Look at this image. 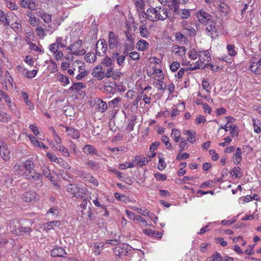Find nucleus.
Segmentation results:
<instances>
[{
  "label": "nucleus",
  "mask_w": 261,
  "mask_h": 261,
  "mask_svg": "<svg viewBox=\"0 0 261 261\" xmlns=\"http://www.w3.org/2000/svg\"><path fill=\"white\" fill-rule=\"evenodd\" d=\"M118 175L117 177L119 178V179L126 184L128 185H132L133 183V180L128 176L123 175L121 172H117Z\"/></svg>",
  "instance_id": "24"
},
{
  "label": "nucleus",
  "mask_w": 261,
  "mask_h": 261,
  "mask_svg": "<svg viewBox=\"0 0 261 261\" xmlns=\"http://www.w3.org/2000/svg\"><path fill=\"white\" fill-rule=\"evenodd\" d=\"M102 64L106 67H111L113 64L112 58L107 56L103 59Z\"/></svg>",
  "instance_id": "46"
},
{
  "label": "nucleus",
  "mask_w": 261,
  "mask_h": 261,
  "mask_svg": "<svg viewBox=\"0 0 261 261\" xmlns=\"http://www.w3.org/2000/svg\"><path fill=\"white\" fill-rule=\"evenodd\" d=\"M121 100V99L120 97H117L114 98L113 100L110 101L109 102V106H110L112 108H115L117 106L118 103L119 101H120Z\"/></svg>",
  "instance_id": "57"
},
{
  "label": "nucleus",
  "mask_w": 261,
  "mask_h": 261,
  "mask_svg": "<svg viewBox=\"0 0 261 261\" xmlns=\"http://www.w3.org/2000/svg\"><path fill=\"white\" fill-rule=\"evenodd\" d=\"M66 254L65 249L61 247H56L51 252L53 257H63Z\"/></svg>",
  "instance_id": "17"
},
{
  "label": "nucleus",
  "mask_w": 261,
  "mask_h": 261,
  "mask_svg": "<svg viewBox=\"0 0 261 261\" xmlns=\"http://www.w3.org/2000/svg\"><path fill=\"white\" fill-rule=\"evenodd\" d=\"M174 140L176 142H178L179 141L180 137V133L177 129L175 128H173L172 130V134H171Z\"/></svg>",
  "instance_id": "38"
},
{
  "label": "nucleus",
  "mask_w": 261,
  "mask_h": 261,
  "mask_svg": "<svg viewBox=\"0 0 261 261\" xmlns=\"http://www.w3.org/2000/svg\"><path fill=\"white\" fill-rule=\"evenodd\" d=\"M36 32L38 36L44 37L45 35V33L44 29L40 26H37L36 29Z\"/></svg>",
  "instance_id": "63"
},
{
  "label": "nucleus",
  "mask_w": 261,
  "mask_h": 261,
  "mask_svg": "<svg viewBox=\"0 0 261 261\" xmlns=\"http://www.w3.org/2000/svg\"><path fill=\"white\" fill-rule=\"evenodd\" d=\"M162 138V141H163V142L164 143L167 149L171 148V144L169 142V138H168V137L167 136L163 135Z\"/></svg>",
  "instance_id": "59"
},
{
  "label": "nucleus",
  "mask_w": 261,
  "mask_h": 261,
  "mask_svg": "<svg viewBox=\"0 0 261 261\" xmlns=\"http://www.w3.org/2000/svg\"><path fill=\"white\" fill-rule=\"evenodd\" d=\"M0 21L4 25H9V22L8 20L7 16L5 15L4 13L1 10H0Z\"/></svg>",
  "instance_id": "39"
},
{
  "label": "nucleus",
  "mask_w": 261,
  "mask_h": 261,
  "mask_svg": "<svg viewBox=\"0 0 261 261\" xmlns=\"http://www.w3.org/2000/svg\"><path fill=\"white\" fill-rule=\"evenodd\" d=\"M102 67L101 65L96 66L92 71V75L97 79L98 80H101L105 77V74L102 71Z\"/></svg>",
  "instance_id": "11"
},
{
  "label": "nucleus",
  "mask_w": 261,
  "mask_h": 261,
  "mask_svg": "<svg viewBox=\"0 0 261 261\" xmlns=\"http://www.w3.org/2000/svg\"><path fill=\"white\" fill-rule=\"evenodd\" d=\"M65 127L66 128L65 132L68 136L71 137L73 139H76L80 137V134L77 129L73 127Z\"/></svg>",
  "instance_id": "16"
},
{
  "label": "nucleus",
  "mask_w": 261,
  "mask_h": 261,
  "mask_svg": "<svg viewBox=\"0 0 261 261\" xmlns=\"http://www.w3.org/2000/svg\"><path fill=\"white\" fill-rule=\"evenodd\" d=\"M103 245L101 243L98 242L94 244V252L96 255L100 254V251L102 250Z\"/></svg>",
  "instance_id": "34"
},
{
  "label": "nucleus",
  "mask_w": 261,
  "mask_h": 261,
  "mask_svg": "<svg viewBox=\"0 0 261 261\" xmlns=\"http://www.w3.org/2000/svg\"><path fill=\"white\" fill-rule=\"evenodd\" d=\"M10 27L16 32H18L22 29L21 24L17 22L12 23Z\"/></svg>",
  "instance_id": "56"
},
{
  "label": "nucleus",
  "mask_w": 261,
  "mask_h": 261,
  "mask_svg": "<svg viewBox=\"0 0 261 261\" xmlns=\"http://www.w3.org/2000/svg\"><path fill=\"white\" fill-rule=\"evenodd\" d=\"M56 163H57L60 167L65 169L68 170L71 168V167L69 165V164H68L67 162H65L61 158H59Z\"/></svg>",
  "instance_id": "31"
},
{
  "label": "nucleus",
  "mask_w": 261,
  "mask_h": 261,
  "mask_svg": "<svg viewBox=\"0 0 261 261\" xmlns=\"http://www.w3.org/2000/svg\"><path fill=\"white\" fill-rule=\"evenodd\" d=\"M96 57L94 53H89L85 56V60L88 63H93L96 61Z\"/></svg>",
  "instance_id": "32"
},
{
  "label": "nucleus",
  "mask_w": 261,
  "mask_h": 261,
  "mask_svg": "<svg viewBox=\"0 0 261 261\" xmlns=\"http://www.w3.org/2000/svg\"><path fill=\"white\" fill-rule=\"evenodd\" d=\"M83 152L87 154H97V150L91 145H86L83 147Z\"/></svg>",
  "instance_id": "19"
},
{
  "label": "nucleus",
  "mask_w": 261,
  "mask_h": 261,
  "mask_svg": "<svg viewBox=\"0 0 261 261\" xmlns=\"http://www.w3.org/2000/svg\"><path fill=\"white\" fill-rule=\"evenodd\" d=\"M241 170L239 167H234L230 170V173L232 176H234L236 178H240L242 176Z\"/></svg>",
  "instance_id": "28"
},
{
  "label": "nucleus",
  "mask_w": 261,
  "mask_h": 261,
  "mask_svg": "<svg viewBox=\"0 0 261 261\" xmlns=\"http://www.w3.org/2000/svg\"><path fill=\"white\" fill-rule=\"evenodd\" d=\"M226 48L229 55L232 57L234 56L237 54L236 51L234 50V45L233 44H228L227 45Z\"/></svg>",
  "instance_id": "47"
},
{
  "label": "nucleus",
  "mask_w": 261,
  "mask_h": 261,
  "mask_svg": "<svg viewBox=\"0 0 261 261\" xmlns=\"http://www.w3.org/2000/svg\"><path fill=\"white\" fill-rule=\"evenodd\" d=\"M107 45L104 39L98 41L96 45V54L99 56L105 55L107 52Z\"/></svg>",
  "instance_id": "7"
},
{
  "label": "nucleus",
  "mask_w": 261,
  "mask_h": 261,
  "mask_svg": "<svg viewBox=\"0 0 261 261\" xmlns=\"http://www.w3.org/2000/svg\"><path fill=\"white\" fill-rule=\"evenodd\" d=\"M189 0H168V7L176 14L179 13V4H186Z\"/></svg>",
  "instance_id": "5"
},
{
  "label": "nucleus",
  "mask_w": 261,
  "mask_h": 261,
  "mask_svg": "<svg viewBox=\"0 0 261 261\" xmlns=\"http://www.w3.org/2000/svg\"><path fill=\"white\" fill-rule=\"evenodd\" d=\"M8 227L9 228L10 231L16 235L19 233V231H18V228L19 227V224L16 220H11L9 221L8 225Z\"/></svg>",
  "instance_id": "14"
},
{
  "label": "nucleus",
  "mask_w": 261,
  "mask_h": 261,
  "mask_svg": "<svg viewBox=\"0 0 261 261\" xmlns=\"http://www.w3.org/2000/svg\"><path fill=\"white\" fill-rule=\"evenodd\" d=\"M170 12L163 6L150 8L147 10V17L153 22L164 21L169 17Z\"/></svg>",
  "instance_id": "1"
},
{
  "label": "nucleus",
  "mask_w": 261,
  "mask_h": 261,
  "mask_svg": "<svg viewBox=\"0 0 261 261\" xmlns=\"http://www.w3.org/2000/svg\"><path fill=\"white\" fill-rule=\"evenodd\" d=\"M219 10L220 11L222 12L223 14H226L228 13L229 7L227 6V5H226L225 3H221L220 5H219Z\"/></svg>",
  "instance_id": "45"
},
{
  "label": "nucleus",
  "mask_w": 261,
  "mask_h": 261,
  "mask_svg": "<svg viewBox=\"0 0 261 261\" xmlns=\"http://www.w3.org/2000/svg\"><path fill=\"white\" fill-rule=\"evenodd\" d=\"M136 120V116H135L133 119H132L128 124L127 129L129 132L133 130L134 127L135 125V121Z\"/></svg>",
  "instance_id": "52"
},
{
  "label": "nucleus",
  "mask_w": 261,
  "mask_h": 261,
  "mask_svg": "<svg viewBox=\"0 0 261 261\" xmlns=\"http://www.w3.org/2000/svg\"><path fill=\"white\" fill-rule=\"evenodd\" d=\"M180 67V63L178 62H173L170 66V70L173 71H176Z\"/></svg>",
  "instance_id": "58"
},
{
  "label": "nucleus",
  "mask_w": 261,
  "mask_h": 261,
  "mask_svg": "<svg viewBox=\"0 0 261 261\" xmlns=\"http://www.w3.org/2000/svg\"><path fill=\"white\" fill-rule=\"evenodd\" d=\"M39 16L45 23H48L51 21V15L50 14L43 12Z\"/></svg>",
  "instance_id": "35"
},
{
  "label": "nucleus",
  "mask_w": 261,
  "mask_h": 261,
  "mask_svg": "<svg viewBox=\"0 0 261 261\" xmlns=\"http://www.w3.org/2000/svg\"><path fill=\"white\" fill-rule=\"evenodd\" d=\"M252 122L254 131L257 134H259L261 132V128L260 127V123L259 121L257 119H253Z\"/></svg>",
  "instance_id": "29"
},
{
  "label": "nucleus",
  "mask_w": 261,
  "mask_h": 261,
  "mask_svg": "<svg viewBox=\"0 0 261 261\" xmlns=\"http://www.w3.org/2000/svg\"><path fill=\"white\" fill-rule=\"evenodd\" d=\"M154 86L157 88L158 89L164 91L166 89V85L164 84V82L160 80H156L153 83Z\"/></svg>",
  "instance_id": "40"
},
{
  "label": "nucleus",
  "mask_w": 261,
  "mask_h": 261,
  "mask_svg": "<svg viewBox=\"0 0 261 261\" xmlns=\"http://www.w3.org/2000/svg\"><path fill=\"white\" fill-rule=\"evenodd\" d=\"M250 63L249 69L253 73L256 74H261V58L257 62H255V58H251Z\"/></svg>",
  "instance_id": "4"
},
{
  "label": "nucleus",
  "mask_w": 261,
  "mask_h": 261,
  "mask_svg": "<svg viewBox=\"0 0 261 261\" xmlns=\"http://www.w3.org/2000/svg\"><path fill=\"white\" fill-rule=\"evenodd\" d=\"M109 43L111 49L114 48L118 44V37L112 31L109 32Z\"/></svg>",
  "instance_id": "12"
},
{
  "label": "nucleus",
  "mask_w": 261,
  "mask_h": 261,
  "mask_svg": "<svg viewBox=\"0 0 261 261\" xmlns=\"http://www.w3.org/2000/svg\"><path fill=\"white\" fill-rule=\"evenodd\" d=\"M61 225V223L59 221H54L49 222L43 224V229L48 231L53 228V225L55 226L59 227Z\"/></svg>",
  "instance_id": "21"
},
{
  "label": "nucleus",
  "mask_w": 261,
  "mask_h": 261,
  "mask_svg": "<svg viewBox=\"0 0 261 261\" xmlns=\"http://www.w3.org/2000/svg\"><path fill=\"white\" fill-rule=\"evenodd\" d=\"M28 137L29 138L31 141L34 145L39 147L40 148H43V149L48 148V147L47 146H46L42 142L39 141L34 136H33L32 135H28Z\"/></svg>",
  "instance_id": "18"
},
{
  "label": "nucleus",
  "mask_w": 261,
  "mask_h": 261,
  "mask_svg": "<svg viewBox=\"0 0 261 261\" xmlns=\"http://www.w3.org/2000/svg\"><path fill=\"white\" fill-rule=\"evenodd\" d=\"M166 166V164L164 162V159L161 158H159V165L158 167V169L162 171L165 168Z\"/></svg>",
  "instance_id": "62"
},
{
  "label": "nucleus",
  "mask_w": 261,
  "mask_h": 261,
  "mask_svg": "<svg viewBox=\"0 0 261 261\" xmlns=\"http://www.w3.org/2000/svg\"><path fill=\"white\" fill-rule=\"evenodd\" d=\"M18 231H19L18 234H16V236H20L22 234V233H29L31 232L32 231V229L31 227H21L19 226L18 228Z\"/></svg>",
  "instance_id": "42"
},
{
  "label": "nucleus",
  "mask_w": 261,
  "mask_h": 261,
  "mask_svg": "<svg viewBox=\"0 0 261 261\" xmlns=\"http://www.w3.org/2000/svg\"><path fill=\"white\" fill-rule=\"evenodd\" d=\"M51 130L55 141L56 142L57 144H61L62 140L60 138V137L58 135L55 129L51 128Z\"/></svg>",
  "instance_id": "49"
},
{
  "label": "nucleus",
  "mask_w": 261,
  "mask_h": 261,
  "mask_svg": "<svg viewBox=\"0 0 261 261\" xmlns=\"http://www.w3.org/2000/svg\"><path fill=\"white\" fill-rule=\"evenodd\" d=\"M140 35L142 37L147 38L149 35L148 30L145 24H142L140 27Z\"/></svg>",
  "instance_id": "30"
},
{
  "label": "nucleus",
  "mask_w": 261,
  "mask_h": 261,
  "mask_svg": "<svg viewBox=\"0 0 261 261\" xmlns=\"http://www.w3.org/2000/svg\"><path fill=\"white\" fill-rule=\"evenodd\" d=\"M86 87V86L82 82L75 83L73 84L70 88L69 90L71 91H80V90L84 89Z\"/></svg>",
  "instance_id": "26"
},
{
  "label": "nucleus",
  "mask_w": 261,
  "mask_h": 261,
  "mask_svg": "<svg viewBox=\"0 0 261 261\" xmlns=\"http://www.w3.org/2000/svg\"><path fill=\"white\" fill-rule=\"evenodd\" d=\"M229 128L232 137H237L239 135V131L236 125L231 124Z\"/></svg>",
  "instance_id": "36"
},
{
  "label": "nucleus",
  "mask_w": 261,
  "mask_h": 261,
  "mask_svg": "<svg viewBox=\"0 0 261 261\" xmlns=\"http://www.w3.org/2000/svg\"><path fill=\"white\" fill-rule=\"evenodd\" d=\"M135 6L137 9H144V1L143 0H134Z\"/></svg>",
  "instance_id": "60"
},
{
  "label": "nucleus",
  "mask_w": 261,
  "mask_h": 261,
  "mask_svg": "<svg viewBox=\"0 0 261 261\" xmlns=\"http://www.w3.org/2000/svg\"><path fill=\"white\" fill-rule=\"evenodd\" d=\"M138 50L144 51L149 46V43L144 40H140L137 43Z\"/></svg>",
  "instance_id": "23"
},
{
  "label": "nucleus",
  "mask_w": 261,
  "mask_h": 261,
  "mask_svg": "<svg viewBox=\"0 0 261 261\" xmlns=\"http://www.w3.org/2000/svg\"><path fill=\"white\" fill-rule=\"evenodd\" d=\"M58 79L60 82L64 83L65 84H68L69 83V80L68 77L63 74H59L58 75Z\"/></svg>",
  "instance_id": "48"
},
{
  "label": "nucleus",
  "mask_w": 261,
  "mask_h": 261,
  "mask_svg": "<svg viewBox=\"0 0 261 261\" xmlns=\"http://www.w3.org/2000/svg\"><path fill=\"white\" fill-rule=\"evenodd\" d=\"M86 165H87V166H88L89 168L93 170L97 169L99 167L98 163L93 162L91 160L88 161L86 163Z\"/></svg>",
  "instance_id": "43"
},
{
  "label": "nucleus",
  "mask_w": 261,
  "mask_h": 261,
  "mask_svg": "<svg viewBox=\"0 0 261 261\" xmlns=\"http://www.w3.org/2000/svg\"><path fill=\"white\" fill-rule=\"evenodd\" d=\"M16 167L17 166L16 165L15 167ZM34 163L30 160L26 161L23 165H19L17 166L18 168L22 169L24 170L23 174L25 177L28 176L30 173H32V172L35 170H34Z\"/></svg>",
  "instance_id": "3"
},
{
  "label": "nucleus",
  "mask_w": 261,
  "mask_h": 261,
  "mask_svg": "<svg viewBox=\"0 0 261 261\" xmlns=\"http://www.w3.org/2000/svg\"><path fill=\"white\" fill-rule=\"evenodd\" d=\"M76 174L79 176L82 177L85 181H87V178L90 177V175H91V174L89 173H87L86 172L81 171H77L76 172Z\"/></svg>",
  "instance_id": "41"
},
{
  "label": "nucleus",
  "mask_w": 261,
  "mask_h": 261,
  "mask_svg": "<svg viewBox=\"0 0 261 261\" xmlns=\"http://www.w3.org/2000/svg\"><path fill=\"white\" fill-rule=\"evenodd\" d=\"M188 137L187 138V141L193 143L195 141V136H196V132L194 131H191L190 133L188 135Z\"/></svg>",
  "instance_id": "55"
},
{
  "label": "nucleus",
  "mask_w": 261,
  "mask_h": 261,
  "mask_svg": "<svg viewBox=\"0 0 261 261\" xmlns=\"http://www.w3.org/2000/svg\"><path fill=\"white\" fill-rule=\"evenodd\" d=\"M242 150L240 147H238L236 150V152L233 155V162L236 164H239L242 159Z\"/></svg>",
  "instance_id": "22"
},
{
  "label": "nucleus",
  "mask_w": 261,
  "mask_h": 261,
  "mask_svg": "<svg viewBox=\"0 0 261 261\" xmlns=\"http://www.w3.org/2000/svg\"><path fill=\"white\" fill-rule=\"evenodd\" d=\"M212 261H222V256L217 252L214 253L212 255Z\"/></svg>",
  "instance_id": "61"
},
{
  "label": "nucleus",
  "mask_w": 261,
  "mask_h": 261,
  "mask_svg": "<svg viewBox=\"0 0 261 261\" xmlns=\"http://www.w3.org/2000/svg\"><path fill=\"white\" fill-rule=\"evenodd\" d=\"M98 111L103 112L107 109V104L106 102L102 101L101 99L98 100Z\"/></svg>",
  "instance_id": "33"
},
{
  "label": "nucleus",
  "mask_w": 261,
  "mask_h": 261,
  "mask_svg": "<svg viewBox=\"0 0 261 261\" xmlns=\"http://www.w3.org/2000/svg\"><path fill=\"white\" fill-rule=\"evenodd\" d=\"M179 15L181 18L186 19L190 16L191 12L188 9H182Z\"/></svg>",
  "instance_id": "51"
},
{
  "label": "nucleus",
  "mask_w": 261,
  "mask_h": 261,
  "mask_svg": "<svg viewBox=\"0 0 261 261\" xmlns=\"http://www.w3.org/2000/svg\"><path fill=\"white\" fill-rule=\"evenodd\" d=\"M135 166L133 162L129 163L125 162V163H122L119 165V168L121 170H124L128 168H133Z\"/></svg>",
  "instance_id": "50"
},
{
  "label": "nucleus",
  "mask_w": 261,
  "mask_h": 261,
  "mask_svg": "<svg viewBox=\"0 0 261 261\" xmlns=\"http://www.w3.org/2000/svg\"><path fill=\"white\" fill-rule=\"evenodd\" d=\"M11 117L4 111L0 110V121L6 122L10 121Z\"/></svg>",
  "instance_id": "27"
},
{
  "label": "nucleus",
  "mask_w": 261,
  "mask_h": 261,
  "mask_svg": "<svg viewBox=\"0 0 261 261\" xmlns=\"http://www.w3.org/2000/svg\"><path fill=\"white\" fill-rule=\"evenodd\" d=\"M129 248L127 245L123 244L114 247V253L115 255L118 256L120 257L122 256H125L128 253V251L130 250Z\"/></svg>",
  "instance_id": "6"
},
{
  "label": "nucleus",
  "mask_w": 261,
  "mask_h": 261,
  "mask_svg": "<svg viewBox=\"0 0 261 261\" xmlns=\"http://www.w3.org/2000/svg\"><path fill=\"white\" fill-rule=\"evenodd\" d=\"M37 73V70H32L31 71H29L26 69L23 70V75L28 79H32L34 77Z\"/></svg>",
  "instance_id": "25"
},
{
  "label": "nucleus",
  "mask_w": 261,
  "mask_h": 261,
  "mask_svg": "<svg viewBox=\"0 0 261 261\" xmlns=\"http://www.w3.org/2000/svg\"><path fill=\"white\" fill-rule=\"evenodd\" d=\"M55 149L59 150L65 156L69 157L70 156L68 150L64 146H59V147H56Z\"/></svg>",
  "instance_id": "37"
},
{
  "label": "nucleus",
  "mask_w": 261,
  "mask_h": 261,
  "mask_svg": "<svg viewBox=\"0 0 261 261\" xmlns=\"http://www.w3.org/2000/svg\"><path fill=\"white\" fill-rule=\"evenodd\" d=\"M7 7L12 10H17L18 6L15 3H13L10 1L6 0Z\"/></svg>",
  "instance_id": "53"
},
{
  "label": "nucleus",
  "mask_w": 261,
  "mask_h": 261,
  "mask_svg": "<svg viewBox=\"0 0 261 261\" xmlns=\"http://www.w3.org/2000/svg\"><path fill=\"white\" fill-rule=\"evenodd\" d=\"M154 177L158 180L164 181L166 180L167 176L165 174H163L160 173H155Z\"/></svg>",
  "instance_id": "64"
},
{
  "label": "nucleus",
  "mask_w": 261,
  "mask_h": 261,
  "mask_svg": "<svg viewBox=\"0 0 261 261\" xmlns=\"http://www.w3.org/2000/svg\"><path fill=\"white\" fill-rule=\"evenodd\" d=\"M197 17L201 23L205 24H208V22L212 20V16L208 13L202 10L198 12Z\"/></svg>",
  "instance_id": "10"
},
{
  "label": "nucleus",
  "mask_w": 261,
  "mask_h": 261,
  "mask_svg": "<svg viewBox=\"0 0 261 261\" xmlns=\"http://www.w3.org/2000/svg\"><path fill=\"white\" fill-rule=\"evenodd\" d=\"M67 191L77 198H83L82 194L87 191L86 189L81 188L76 184H70L66 186Z\"/></svg>",
  "instance_id": "2"
},
{
  "label": "nucleus",
  "mask_w": 261,
  "mask_h": 261,
  "mask_svg": "<svg viewBox=\"0 0 261 261\" xmlns=\"http://www.w3.org/2000/svg\"><path fill=\"white\" fill-rule=\"evenodd\" d=\"M216 22L214 21L213 20H211L208 22V24H205L207 25L206 28V31L207 34L209 35H212L214 34V33H217L218 29L216 26ZM212 38H213V36H212Z\"/></svg>",
  "instance_id": "13"
},
{
  "label": "nucleus",
  "mask_w": 261,
  "mask_h": 261,
  "mask_svg": "<svg viewBox=\"0 0 261 261\" xmlns=\"http://www.w3.org/2000/svg\"><path fill=\"white\" fill-rule=\"evenodd\" d=\"M134 210L136 211L138 213L144 216H149V211L146 209H142L139 208H135Z\"/></svg>",
  "instance_id": "54"
},
{
  "label": "nucleus",
  "mask_w": 261,
  "mask_h": 261,
  "mask_svg": "<svg viewBox=\"0 0 261 261\" xmlns=\"http://www.w3.org/2000/svg\"><path fill=\"white\" fill-rule=\"evenodd\" d=\"M82 40L79 39L76 42L72 44L74 51H72V55L75 56H82L85 54L86 51L84 49H80L82 47Z\"/></svg>",
  "instance_id": "8"
},
{
  "label": "nucleus",
  "mask_w": 261,
  "mask_h": 261,
  "mask_svg": "<svg viewBox=\"0 0 261 261\" xmlns=\"http://www.w3.org/2000/svg\"><path fill=\"white\" fill-rule=\"evenodd\" d=\"M42 172L46 178H49L50 181H53V176L51 175L50 171L48 168L44 167L42 169Z\"/></svg>",
  "instance_id": "44"
},
{
  "label": "nucleus",
  "mask_w": 261,
  "mask_h": 261,
  "mask_svg": "<svg viewBox=\"0 0 261 261\" xmlns=\"http://www.w3.org/2000/svg\"><path fill=\"white\" fill-rule=\"evenodd\" d=\"M36 197V193L35 191L30 190L25 192L22 195V199L26 202H31L33 201Z\"/></svg>",
  "instance_id": "15"
},
{
  "label": "nucleus",
  "mask_w": 261,
  "mask_h": 261,
  "mask_svg": "<svg viewBox=\"0 0 261 261\" xmlns=\"http://www.w3.org/2000/svg\"><path fill=\"white\" fill-rule=\"evenodd\" d=\"M0 154L4 161H8L10 160V151L9 150L7 145L3 142L0 145Z\"/></svg>",
  "instance_id": "9"
},
{
  "label": "nucleus",
  "mask_w": 261,
  "mask_h": 261,
  "mask_svg": "<svg viewBox=\"0 0 261 261\" xmlns=\"http://www.w3.org/2000/svg\"><path fill=\"white\" fill-rule=\"evenodd\" d=\"M27 178L33 180H38L39 181L38 184L42 183L41 178H42V174L39 173H37L35 171L32 172V173H30L28 176L26 177Z\"/></svg>",
  "instance_id": "20"
}]
</instances>
